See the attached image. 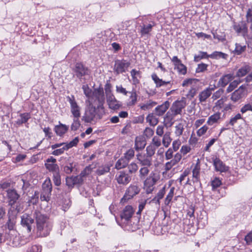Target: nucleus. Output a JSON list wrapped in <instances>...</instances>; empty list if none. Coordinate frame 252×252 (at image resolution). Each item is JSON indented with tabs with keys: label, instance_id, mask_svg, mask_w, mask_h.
Listing matches in <instances>:
<instances>
[{
	"label": "nucleus",
	"instance_id": "f257e3e1",
	"mask_svg": "<svg viewBox=\"0 0 252 252\" xmlns=\"http://www.w3.org/2000/svg\"><path fill=\"white\" fill-rule=\"evenodd\" d=\"M105 113L104 108L89 101L85 107L82 120L85 123H92L101 119Z\"/></svg>",
	"mask_w": 252,
	"mask_h": 252
},
{
	"label": "nucleus",
	"instance_id": "f03ea898",
	"mask_svg": "<svg viewBox=\"0 0 252 252\" xmlns=\"http://www.w3.org/2000/svg\"><path fill=\"white\" fill-rule=\"evenodd\" d=\"M34 217L35 219L37 236L41 237H46L49 234L52 227L49 218L38 211L34 212Z\"/></svg>",
	"mask_w": 252,
	"mask_h": 252
},
{
	"label": "nucleus",
	"instance_id": "7ed1b4c3",
	"mask_svg": "<svg viewBox=\"0 0 252 252\" xmlns=\"http://www.w3.org/2000/svg\"><path fill=\"white\" fill-rule=\"evenodd\" d=\"M7 196L8 198V205L11 208L15 209L17 212L21 210L20 205H18L19 202H17L20 195L17 193L15 189H9L7 190Z\"/></svg>",
	"mask_w": 252,
	"mask_h": 252
},
{
	"label": "nucleus",
	"instance_id": "20e7f679",
	"mask_svg": "<svg viewBox=\"0 0 252 252\" xmlns=\"http://www.w3.org/2000/svg\"><path fill=\"white\" fill-rule=\"evenodd\" d=\"M72 70L75 73L74 75L80 80L83 77L89 75L90 74V70L88 68L81 63H76Z\"/></svg>",
	"mask_w": 252,
	"mask_h": 252
},
{
	"label": "nucleus",
	"instance_id": "39448f33",
	"mask_svg": "<svg viewBox=\"0 0 252 252\" xmlns=\"http://www.w3.org/2000/svg\"><path fill=\"white\" fill-rule=\"evenodd\" d=\"M67 100L70 104V111L73 118H80L81 116V107L78 104L74 95L67 96Z\"/></svg>",
	"mask_w": 252,
	"mask_h": 252
},
{
	"label": "nucleus",
	"instance_id": "423d86ee",
	"mask_svg": "<svg viewBox=\"0 0 252 252\" xmlns=\"http://www.w3.org/2000/svg\"><path fill=\"white\" fill-rule=\"evenodd\" d=\"M246 95L247 88L246 86L242 85L231 94L230 99L235 103L244 98Z\"/></svg>",
	"mask_w": 252,
	"mask_h": 252
},
{
	"label": "nucleus",
	"instance_id": "0eeeda50",
	"mask_svg": "<svg viewBox=\"0 0 252 252\" xmlns=\"http://www.w3.org/2000/svg\"><path fill=\"white\" fill-rule=\"evenodd\" d=\"M140 189L136 185H131L126 189L124 197L121 199V202L125 203L129 199H131L135 195L138 194Z\"/></svg>",
	"mask_w": 252,
	"mask_h": 252
},
{
	"label": "nucleus",
	"instance_id": "6e6552de",
	"mask_svg": "<svg viewBox=\"0 0 252 252\" xmlns=\"http://www.w3.org/2000/svg\"><path fill=\"white\" fill-rule=\"evenodd\" d=\"M93 95L95 99L97 101V102H96L95 100L94 102L95 103V104L97 106H100L101 107H104L103 104L105 97L103 88H99L98 89H95L93 93Z\"/></svg>",
	"mask_w": 252,
	"mask_h": 252
},
{
	"label": "nucleus",
	"instance_id": "1a4fd4ad",
	"mask_svg": "<svg viewBox=\"0 0 252 252\" xmlns=\"http://www.w3.org/2000/svg\"><path fill=\"white\" fill-rule=\"evenodd\" d=\"M79 142V139L78 137H75L71 141L69 142L68 144H65L64 146L61 148L56 149L52 152V154L54 156H59L64 153V151L68 150L70 148L75 146Z\"/></svg>",
	"mask_w": 252,
	"mask_h": 252
},
{
	"label": "nucleus",
	"instance_id": "9d476101",
	"mask_svg": "<svg viewBox=\"0 0 252 252\" xmlns=\"http://www.w3.org/2000/svg\"><path fill=\"white\" fill-rule=\"evenodd\" d=\"M130 63L126 60H118L115 62L114 65V71L117 74L122 73L126 71Z\"/></svg>",
	"mask_w": 252,
	"mask_h": 252
},
{
	"label": "nucleus",
	"instance_id": "9b49d317",
	"mask_svg": "<svg viewBox=\"0 0 252 252\" xmlns=\"http://www.w3.org/2000/svg\"><path fill=\"white\" fill-rule=\"evenodd\" d=\"M182 158V155L179 153H177L174 156V158L165 163L164 168L165 171L167 172L172 168L177 165Z\"/></svg>",
	"mask_w": 252,
	"mask_h": 252
},
{
	"label": "nucleus",
	"instance_id": "f8f14e48",
	"mask_svg": "<svg viewBox=\"0 0 252 252\" xmlns=\"http://www.w3.org/2000/svg\"><path fill=\"white\" fill-rule=\"evenodd\" d=\"M136 158L141 166L150 167L152 165V158L144 154H137Z\"/></svg>",
	"mask_w": 252,
	"mask_h": 252
},
{
	"label": "nucleus",
	"instance_id": "ddd939ff",
	"mask_svg": "<svg viewBox=\"0 0 252 252\" xmlns=\"http://www.w3.org/2000/svg\"><path fill=\"white\" fill-rule=\"evenodd\" d=\"M172 62L180 74L185 75L187 73V67L183 64L181 61L177 56H174L171 59Z\"/></svg>",
	"mask_w": 252,
	"mask_h": 252
},
{
	"label": "nucleus",
	"instance_id": "4468645a",
	"mask_svg": "<svg viewBox=\"0 0 252 252\" xmlns=\"http://www.w3.org/2000/svg\"><path fill=\"white\" fill-rule=\"evenodd\" d=\"M34 220L28 214H25L21 216V224L26 227L28 232H30L32 229L31 225L33 223Z\"/></svg>",
	"mask_w": 252,
	"mask_h": 252
},
{
	"label": "nucleus",
	"instance_id": "2eb2a0df",
	"mask_svg": "<svg viewBox=\"0 0 252 252\" xmlns=\"http://www.w3.org/2000/svg\"><path fill=\"white\" fill-rule=\"evenodd\" d=\"M134 213V210L131 206L127 205L124 209L121 214V218L122 220L128 221L131 218Z\"/></svg>",
	"mask_w": 252,
	"mask_h": 252
},
{
	"label": "nucleus",
	"instance_id": "dca6fc26",
	"mask_svg": "<svg viewBox=\"0 0 252 252\" xmlns=\"http://www.w3.org/2000/svg\"><path fill=\"white\" fill-rule=\"evenodd\" d=\"M116 180L119 184L126 185L131 180L130 176L127 173L124 172H119L116 176Z\"/></svg>",
	"mask_w": 252,
	"mask_h": 252
},
{
	"label": "nucleus",
	"instance_id": "f3484780",
	"mask_svg": "<svg viewBox=\"0 0 252 252\" xmlns=\"http://www.w3.org/2000/svg\"><path fill=\"white\" fill-rule=\"evenodd\" d=\"M56 162V159L53 157H51L50 158L47 159L45 164V167L50 171L54 172V173L58 171L59 167Z\"/></svg>",
	"mask_w": 252,
	"mask_h": 252
},
{
	"label": "nucleus",
	"instance_id": "a211bd4d",
	"mask_svg": "<svg viewBox=\"0 0 252 252\" xmlns=\"http://www.w3.org/2000/svg\"><path fill=\"white\" fill-rule=\"evenodd\" d=\"M213 165L217 171L220 172H226L228 170V167L219 158H216L213 159Z\"/></svg>",
	"mask_w": 252,
	"mask_h": 252
},
{
	"label": "nucleus",
	"instance_id": "6ab92c4d",
	"mask_svg": "<svg viewBox=\"0 0 252 252\" xmlns=\"http://www.w3.org/2000/svg\"><path fill=\"white\" fill-rule=\"evenodd\" d=\"M106 100L109 108L111 109L116 110L121 106L120 102L116 99L114 95L109 96L106 98Z\"/></svg>",
	"mask_w": 252,
	"mask_h": 252
},
{
	"label": "nucleus",
	"instance_id": "aec40b11",
	"mask_svg": "<svg viewBox=\"0 0 252 252\" xmlns=\"http://www.w3.org/2000/svg\"><path fill=\"white\" fill-rule=\"evenodd\" d=\"M170 106V103L166 101L162 104L158 106L155 109V114L158 116H162Z\"/></svg>",
	"mask_w": 252,
	"mask_h": 252
},
{
	"label": "nucleus",
	"instance_id": "412c9836",
	"mask_svg": "<svg viewBox=\"0 0 252 252\" xmlns=\"http://www.w3.org/2000/svg\"><path fill=\"white\" fill-rule=\"evenodd\" d=\"M214 88L208 87L202 92H201L198 95L199 100L200 102H206L212 94Z\"/></svg>",
	"mask_w": 252,
	"mask_h": 252
},
{
	"label": "nucleus",
	"instance_id": "4be33fe9",
	"mask_svg": "<svg viewBox=\"0 0 252 252\" xmlns=\"http://www.w3.org/2000/svg\"><path fill=\"white\" fill-rule=\"evenodd\" d=\"M221 119V113L217 112L209 117L207 124L209 126H213L215 124H218Z\"/></svg>",
	"mask_w": 252,
	"mask_h": 252
},
{
	"label": "nucleus",
	"instance_id": "5701e85b",
	"mask_svg": "<svg viewBox=\"0 0 252 252\" xmlns=\"http://www.w3.org/2000/svg\"><path fill=\"white\" fill-rule=\"evenodd\" d=\"M234 78L233 75L232 74H227L222 76L218 82V85L221 87H224Z\"/></svg>",
	"mask_w": 252,
	"mask_h": 252
},
{
	"label": "nucleus",
	"instance_id": "b1692460",
	"mask_svg": "<svg viewBox=\"0 0 252 252\" xmlns=\"http://www.w3.org/2000/svg\"><path fill=\"white\" fill-rule=\"evenodd\" d=\"M83 182L81 177L72 176L66 178V184L69 187H72L75 184H79Z\"/></svg>",
	"mask_w": 252,
	"mask_h": 252
},
{
	"label": "nucleus",
	"instance_id": "393cba45",
	"mask_svg": "<svg viewBox=\"0 0 252 252\" xmlns=\"http://www.w3.org/2000/svg\"><path fill=\"white\" fill-rule=\"evenodd\" d=\"M151 77L155 83L157 88L165 86L170 83V81H165L160 79L156 73H153L151 75Z\"/></svg>",
	"mask_w": 252,
	"mask_h": 252
},
{
	"label": "nucleus",
	"instance_id": "a878e982",
	"mask_svg": "<svg viewBox=\"0 0 252 252\" xmlns=\"http://www.w3.org/2000/svg\"><path fill=\"white\" fill-rule=\"evenodd\" d=\"M68 129V126L60 123L59 125L56 126L54 128L56 133L60 136L65 134Z\"/></svg>",
	"mask_w": 252,
	"mask_h": 252
},
{
	"label": "nucleus",
	"instance_id": "bb28decb",
	"mask_svg": "<svg viewBox=\"0 0 252 252\" xmlns=\"http://www.w3.org/2000/svg\"><path fill=\"white\" fill-rule=\"evenodd\" d=\"M251 70V66L249 64H245L237 70L236 76L238 77H243L250 72Z\"/></svg>",
	"mask_w": 252,
	"mask_h": 252
},
{
	"label": "nucleus",
	"instance_id": "cd10ccee",
	"mask_svg": "<svg viewBox=\"0 0 252 252\" xmlns=\"http://www.w3.org/2000/svg\"><path fill=\"white\" fill-rule=\"evenodd\" d=\"M146 144V141L142 137H136L135 140L134 148L136 151L144 148Z\"/></svg>",
	"mask_w": 252,
	"mask_h": 252
},
{
	"label": "nucleus",
	"instance_id": "c85d7f7f",
	"mask_svg": "<svg viewBox=\"0 0 252 252\" xmlns=\"http://www.w3.org/2000/svg\"><path fill=\"white\" fill-rule=\"evenodd\" d=\"M157 104V103L156 102L152 100H149L145 103L140 104L139 105V107L142 110L147 111L152 108Z\"/></svg>",
	"mask_w": 252,
	"mask_h": 252
},
{
	"label": "nucleus",
	"instance_id": "c756f323",
	"mask_svg": "<svg viewBox=\"0 0 252 252\" xmlns=\"http://www.w3.org/2000/svg\"><path fill=\"white\" fill-rule=\"evenodd\" d=\"M234 29L238 33H246L248 31L246 25L243 22H242L240 24L234 25Z\"/></svg>",
	"mask_w": 252,
	"mask_h": 252
},
{
	"label": "nucleus",
	"instance_id": "7c9ffc66",
	"mask_svg": "<svg viewBox=\"0 0 252 252\" xmlns=\"http://www.w3.org/2000/svg\"><path fill=\"white\" fill-rule=\"evenodd\" d=\"M43 192L47 194H51L52 190V186L50 179L46 180L42 185Z\"/></svg>",
	"mask_w": 252,
	"mask_h": 252
},
{
	"label": "nucleus",
	"instance_id": "2f4dec72",
	"mask_svg": "<svg viewBox=\"0 0 252 252\" xmlns=\"http://www.w3.org/2000/svg\"><path fill=\"white\" fill-rule=\"evenodd\" d=\"M165 193V187H163L160 190H159L157 193V196L154 198L151 201L159 205V200L162 199Z\"/></svg>",
	"mask_w": 252,
	"mask_h": 252
},
{
	"label": "nucleus",
	"instance_id": "473e14b6",
	"mask_svg": "<svg viewBox=\"0 0 252 252\" xmlns=\"http://www.w3.org/2000/svg\"><path fill=\"white\" fill-rule=\"evenodd\" d=\"M131 76L132 78L133 83L134 84H136L139 83V78L141 77V72L140 71L136 70L135 69H133L130 71Z\"/></svg>",
	"mask_w": 252,
	"mask_h": 252
},
{
	"label": "nucleus",
	"instance_id": "72a5a7b5",
	"mask_svg": "<svg viewBox=\"0 0 252 252\" xmlns=\"http://www.w3.org/2000/svg\"><path fill=\"white\" fill-rule=\"evenodd\" d=\"M162 136V143L165 147L167 148L170 145L172 140L170 137V133L166 132Z\"/></svg>",
	"mask_w": 252,
	"mask_h": 252
},
{
	"label": "nucleus",
	"instance_id": "f704fd0d",
	"mask_svg": "<svg viewBox=\"0 0 252 252\" xmlns=\"http://www.w3.org/2000/svg\"><path fill=\"white\" fill-rule=\"evenodd\" d=\"M30 115L29 113H25L20 114V118L16 121V123L18 125L26 123L30 118Z\"/></svg>",
	"mask_w": 252,
	"mask_h": 252
},
{
	"label": "nucleus",
	"instance_id": "c9c22d12",
	"mask_svg": "<svg viewBox=\"0 0 252 252\" xmlns=\"http://www.w3.org/2000/svg\"><path fill=\"white\" fill-rule=\"evenodd\" d=\"M182 108L183 107L181 105V102L177 101L174 103L171 110L172 111L173 114L175 116L181 113Z\"/></svg>",
	"mask_w": 252,
	"mask_h": 252
},
{
	"label": "nucleus",
	"instance_id": "e433bc0d",
	"mask_svg": "<svg viewBox=\"0 0 252 252\" xmlns=\"http://www.w3.org/2000/svg\"><path fill=\"white\" fill-rule=\"evenodd\" d=\"M128 160L124 158H122L119 159L115 164V167L118 169H120L125 167L128 165Z\"/></svg>",
	"mask_w": 252,
	"mask_h": 252
},
{
	"label": "nucleus",
	"instance_id": "4c0bfd02",
	"mask_svg": "<svg viewBox=\"0 0 252 252\" xmlns=\"http://www.w3.org/2000/svg\"><path fill=\"white\" fill-rule=\"evenodd\" d=\"M149 167H150L142 166L140 168L139 171V176L141 179L144 180L148 176L150 172Z\"/></svg>",
	"mask_w": 252,
	"mask_h": 252
},
{
	"label": "nucleus",
	"instance_id": "58836bf2",
	"mask_svg": "<svg viewBox=\"0 0 252 252\" xmlns=\"http://www.w3.org/2000/svg\"><path fill=\"white\" fill-rule=\"evenodd\" d=\"M209 58H210L209 55H208L207 52L199 51L198 54L194 55V61L195 62H198L202 59H208Z\"/></svg>",
	"mask_w": 252,
	"mask_h": 252
},
{
	"label": "nucleus",
	"instance_id": "ea45409f",
	"mask_svg": "<svg viewBox=\"0 0 252 252\" xmlns=\"http://www.w3.org/2000/svg\"><path fill=\"white\" fill-rule=\"evenodd\" d=\"M146 121L153 126H156L158 122V119L152 113L149 114L147 116Z\"/></svg>",
	"mask_w": 252,
	"mask_h": 252
},
{
	"label": "nucleus",
	"instance_id": "a19ab883",
	"mask_svg": "<svg viewBox=\"0 0 252 252\" xmlns=\"http://www.w3.org/2000/svg\"><path fill=\"white\" fill-rule=\"evenodd\" d=\"M157 148L153 146V145H149L146 149V153L144 155L147 156L149 157L152 158V157L155 154V152Z\"/></svg>",
	"mask_w": 252,
	"mask_h": 252
},
{
	"label": "nucleus",
	"instance_id": "79ce46f5",
	"mask_svg": "<svg viewBox=\"0 0 252 252\" xmlns=\"http://www.w3.org/2000/svg\"><path fill=\"white\" fill-rule=\"evenodd\" d=\"M200 166L196 164L193 170H192V177L193 179L195 180L194 181L197 182L199 179V175H200Z\"/></svg>",
	"mask_w": 252,
	"mask_h": 252
},
{
	"label": "nucleus",
	"instance_id": "37998d69",
	"mask_svg": "<svg viewBox=\"0 0 252 252\" xmlns=\"http://www.w3.org/2000/svg\"><path fill=\"white\" fill-rule=\"evenodd\" d=\"M174 187H172L170 188V191L165 199L164 203L165 205H168L171 201L172 200L173 197L174 196Z\"/></svg>",
	"mask_w": 252,
	"mask_h": 252
},
{
	"label": "nucleus",
	"instance_id": "c03bdc74",
	"mask_svg": "<svg viewBox=\"0 0 252 252\" xmlns=\"http://www.w3.org/2000/svg\"><path fill=\"white\" fill-rule=\"evenodd\" d=\"M246 45H242L240 44L236 43L234 52L235 54L240 55L246 50Z\"/></svg>",
	"mask_w": 252,
	"mask_h": 252
},
{
	"label": "nucleus",
	"instance_id": "a18cd8bd",
	"mask_svg": "<svg viewBox=\"0 0 252 252\" xmlns=\"http://www.w3.org/2000/svg\"><path fill=\"white\" fill-rule=\"evenodd\" d=\"M225 102V99L223 98H221L218 100H217L213 108V110H219L222 108L224 106V103Z\"/></svg>",
	"mask_w": 252,
	"mask_h": 252
},
{
	"label": "nucleus",
	"instance_id": "49530a36",
	"mask_svg": "<svg viewBox=\"0 0 252 252\" xmlns=\"http://www.w3.org/2000/svg\"><path fill=\"white\" fill-rule=\"evenodd\" d=\"M129 93L131 94L130 96V100L128 102L127 105L133 106L137 102V95L135 91L129 92Z\"/></svg>",
	"mask_w": 252,
	"mask_h": 252
},
{
	"label": "nucleus",
	"instance_id": "de8ad7c7",
	"mask_svg": "<svg viewBox=\"0 0 252 252\" xmlns=\"http://www.w3.org/2000/svg\"><path fill=\"white\" fill-rule=\"evenodd\" d=\"M110 167L108 165H103L98 167L96 170V173L98 175H102L109 172Z\"/></svg>",
	"mask_w": 252,
	"mask_h": 252
},
{
	"label": "nucleus",
	"instance_id": "09e8293b",
	"mask_svg": "<svg viewBox=\"0 0 252 252\" xmlns=\"http://www.w3.org/2000/svg\"><path fill=\"white\" fill-rule=\"evenodd\" d=\"M196 82V80L194 79H185L182 83V86L183 87H189L191 88L195 85Z\"/></svg>",
	"mask_w": 252,
	"mask_h": 252
},
{
	"label": "nucleus",
	"instance_id": "8fccbe9b",
	"mask_svg": "<svg viewBox=\"0 0 252 252\" xmlns=\"http://www.w3.org/2000/svg\"><path fill=\"white\" fill-rule=\"evenodd\" d=\"M226 55L221 52L215 51L212 54L209 55V57L213 59L222 58L225 59Z\"/></svg>",
	"mask_w": 252,
	"mask_h": 252
},
{
	"label": "nucleus",
	"instance_id": "3c124183",
	"mask_svg": "<svg viewBox=\"0 0 252 252\" xmlns=\"http://www.w3.org/2000/svg\"><path fill=\"white\" fill-rule=\"evenodd\" d=\"M80 126L79 118H74L73 123L71 126V129L73 131L77 130Z\"/></svg>",
	"mask_w": 252,
	"mask_h": 252
},
{
	"label": "nucleus",
	"instance_id": "603ef678",
	"mask_svg": "<svg viewBox=\"0 0 252 252\" xmlns=\"http://www.w3.org/2000/svg\"><path fill=\"white\" fill-rule=\"evenodd\" d=\"M150 144L153 145V146L156 148H158L161 145L160 138L157 136H154Z\"/></svg>",
	"mask_w": 252,
	"mask_h": 252
},
{
	"label": "nucleus",
	"instance_id": "864d4df0",
	"mask_svg": "<svg viewBox=\"0 0 252 252\" xmlns=\"http://www.w3.org/2000/svg\"><path fill=\"white\" fill-rule=\"evenodd\" d=\"M209 127L207 125H204L197 130L196 131L197 135L199 137L203 136L206 133Z\"/></svg>",
	"mask_w": 252,
	"mask_h": 252
},
{
	"label": "nucleus",
	"instance_id": "5fc2aeb1",
	"mask_svg": "<svg viewBox=\"0 0 252 252\" xmlns=\"http://www.w3.org/2000/svg\"><path fill=\"white\" fill-rule=\"evenodd\" d=\"M129 173L132 174L136 172L138 169L137 164L134 162H131L128 165Z\"/></svg>",
	"mask_w": 252,
	"mask_h": 252
},
{
	"label": "nucleus",
	"instance_id": "6e6d98bb",
	"mask_svg": "<svg viewBox=\"0 0 252 252\" xmlns=\"http://www.w3.org/2000/svg\"><path fill=\"white\" fill-rule=\"evenodd\" d=\"M184 129V127L183 125L182 124H179L175 126V134L178 136H180L182 134Z\"/></svg>",
	"mask_w": 252,
	"mask_h": 252
},
{
	"label": "nucleus",
	"instance_id": "4d7b16f0",
	"mask_svg": "<svg viewBox=\"0 0 252 252\" xmlns=\"http://www.w3.org/2000/svg\"><path fill=\"white\" fill-rule=\"evenodd\" d=\"M173 120V116L172 114H171L169 112H168L165 117H164V122L166 125H171L173 124L172 121Z\"/></svg>",
	"mask_w": 252,
	"mask_h": 252
},
{
	"label": "nucleus",
	"instance_id": "13d9d810",
	"mask_svg": "<svg viewBox=\"0 0 252 252\" xmlns=\"http://www.w3.org/2000/svg\"><path fill=\"white\" fill-rule=\"evenodd\" d=\"M224 91L222 89H219L215 92L212 95L211 98L213 100H215L219 98L223 94Z\"/></svg>",
	"mask_w": 252,
	"mask_h": 252
},
{
	"label": "nucleus",
	"instance_id": "bf43d9fd",
	"mask_svg": "<svg viewBox=\"0 0 252 252\" xmlns=\"http://www.w3.org/2000/svg\"><path fill=\"white\" fill-rule=\"evenodd\" d=\"M105 93L106 96V98L109 96L114 95L112 93L111 85L110 83H107L104 86Z\"/></svg>",
	"mask_w": 252,
	"mask_h": 252
},
{
	"label": "nucleus",
	"instance_id": "052dcab7",
	"mask_svg": "<svg viewBox=\"0 0 252 252\" xmlns=\"http://www.w3.org/2000/svg\"><path fill=\"white\" fill-rule=\"evenodd\" d=\"M197 93V89L195 87V85L190 88L189 89L187 96L188 98H193Z\"/></svg>",
	"mask_w": 252,
	"mask_h": 252
},
{
	"label": "nucleus",
	"instance_id": "680f3d73",
	"mask_svg": "<svg viewBox=\"0 0 252 252\" xmlns=\"http://www.w3.org/2000/svg\"><path fill=\"white\" fill-rule=\"evenodd\" d=\"M153 25L151 24H148V25H145L141 30V32L142 34H148L152 30Z\"/></svg>",
	"mask_w": 252,
	"mask_h": 252
},
{
	"label": "nucleus",
	"instance_id": "e2e57ef3",
	"mask_svg": "<svg viewBox=\"0 0 252 252\" xmlns=\"http://www.w3.org/2000/svg\"><path fill=\"white\" fill-rule=\"evenodd\" d=\"M53 181L55 185L57 186L60 185L61 183L60 175L58 171L54 173Z\"/></svg>",
	"mask_w": 252,
	"mask_h": 252
},
{
	"label": "nucleus",
	"instance_id": "0e129e2a",
	"mask_svg": "<svg viewBox=\"0 0 252 252\" xmlns=\"http://www.w3.org/2000/svg\"><path fill=\"white\" fill-rule=\"evenodd\" d=\"M208 65L207 64L201 63L198 64L196 69V72L197 73L202 72L207 70Z\"/></svg>",
	"mask_w": 252,
	"mask_h": 252
},
{
	"label": "nucleus",
	"instance_id": "69168bd1",
	"mask_svg": "<svg viewBox=\"0 0 252 252\" xmlns=\"http://www.w3.org/2000/svg\"><path fill=\"white\" fill-rule=\"evenodd\" d=\"M173 151L172 149L169 148L165 153V157L166 160H169L174 158Z\"/></svg>",
	"mask_w": 252,
	"mask_h": 252
},
{
	"label": "nucleus",
	"instance_id": "338daca9",
	"mask_svg": "<svg viewBox=\"0 0 252 252\" xmlns=\"http://www.w3.org/2000/svg\"><path fill=\"white\" fill-rule=\"evenodd\" d=\"M134 156V151L132 149H129L125 154L124 158L129 160L133 158Z\"/></svg>",
	"mask_w": 252,
	"mask_h": 252
},
{
	"label": "nucleus",
	"instance_id": "774afa93",
	"mask_svg": "<svg viewBox=\"0 0 252 252\" xmlns=\"http://www.w3.org/2000/svg\"><path fill=\"white\" fill-rule=\"evenodd\" d=\"M42 247L39 245H33L29 250V252H41Z\"/></svg>",
	"mask_w": 252,
	"mask_h": 252
}]
</instances>
